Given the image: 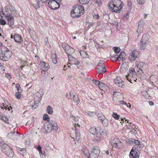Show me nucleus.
Segmentation results:
<instances>
[{"mask_svg":"<svg viewBox=\"0 0 158 158\" xmlns=\"http://www.w3.org/2000/svg\"><path fill=\"white\" fill-rule=\"evenodd\" d=\"M131 75H126L125 76V78L126 79H127V80H128L129 81H130V80H131Z\"/></svg>","mask_w":158,"mask_h":158,"instance_id":"nucleus-53","label":"nucleus"},{"mask_svg":"<svg viewBox=\"0 0 158 158\" xmlns=\"http://www.w3.org/2000/svg\"><path fill=\"white\" fill-rule=\"evenodd\" d=\"M111 60L113 61H115L117 60H118L117 57V55H115L114 56H111Z\"/></svg>","mask_w":158,"mask_h":158,"instance_id":"nucleus-44","label":"nucleus"},{"mask_svg":"<svg viewBox=\"0 0 158 158\" xmlns=\"http://www.w3.org/2000/svg\"><path fill=\"white\" fill-rule=\"evenodd\" d=\"M49 7L52 9L55 10L60 6L59 3L56 0L49 1L48 2Z\"/></svg>","mask_w":158,"mask_h":158,"instance_id":"nucleus-9","label":"nucleus"},{"mask_svg":"<svg viewBox=\"0 0 158 158\" xmlns=\"http://www.w3.org/2000/svg\"><path fill=\"white\" fill-rule=\"evenodd\" d=\"M144 24V22L143 21H140L138 23V26L137 31H139V32H141L143 30V28Z\"/></svg>","mask_w":158,"mask_h":158,"instance_id":"nucleus-18","label":"nucleus"},{"mask_svg":"<svg viewBox=\"0 0 158 158\" xmlns=\"http://www.w3.org/2000/svg\"><path fill=\"white\" fill-rule=\"evenodd\" d=\"M134 144H135V146L139 148H142L143 147V145L142 143V142L138 140L135 139Z\"/></svg>","mask_w":158,"mask_h":158,"instance_id":"nucleus-22","label":"nucleus"},{"mask_svg":"<svg viewBox=\"0 0 158 158\" xmlns=\"http://www.w3.org/2000/svg\"><path fill=\"white\" fill-rule=\"evenodd\" d=\"M83 151L84 154L86 157H88V158H89V155H90V153H89L88 150H85L84 151L83 150ZM90 158H91V157H90Z\"/></svg>","mask_w":158,"mask_h":158,"instance_id":"nucleus-40","label":"nucleus"},{"mask_svg":"<svg viewBox=\"0 0 158 158\" xmlns=\"http://www.w3.org/2000/svg\"><path fill=\"white\" fill-rule=\"evenodd\" d=\"M84 12V8L79 4L75 5L71 13V16L73 18L80 17Z\"/></svg>","mask_w":158,"mask_h":158,"instance_id":"nucleus-1","label":"nucleus"},{"mask_svg":"<svg viewBox=\"0 0 158 158\" xmlns=\"http://www.w3.org/2000/svg\"><path fill=\"white\" fill-rule=\"evenodd\" d=\"M21 92H18L15 93V95L16 98L18 99L20 98L21 97L20 93Z\"/></svg>","mask_w":158,"mask_h":158,"instance_id":"nucleus-47","label":"nucleus"},{"mask_svg":"<svg viewBox=\"0 0 158 158\" xmlns=\"http://www.w3.org/2000/svg\"><path fill=\"white\" fill-rule=\"evenodd\" d=\"M10 147L7 144H4L2 145V150L4 152L5 150H6L9 149L10 148Z\"/></svg>","mask_w":158,"mask_h":158,"instance_id":"nucleus-34","label":"nucleus"},{"mask_svg":"<svg viewBox=\"0 0 158 158\" xmlns=\"http://www.w3.org/2000/svg\"><path fill=\"white\" fill-rule=\"evenodd\" d=\"M97 72L99 74H103L106 71L105 65L100 61L96 67Z\"/></svg>","mask_w":158,"mask_h":158,"instance_id":"nucleus-5","label":"nucleus"},{"mask_svg":"<svg viewBox=\"0 0 158 158\" xmlns=\"http://www.w3.org/2000/svg\"><path fill=\"white\" fill-rule=\"evenodd\" d=\"M5 16L6 17V19L7 20H10L14 19V17L10 13H6V14H5Z\"/></svg>","mask_w":158,"mask_h":158,"instance_id":"nucleus-24","label":"nucleus"},{"mask_svg":"<svg viewBox=\"0 0 158 158\" xmlns=\"http://www.w3.org/2000/svg\"><path fill=\"white\" fill-rule=\"evenodd\" d=\"M47 112L49 114H52L53 113V108L50 106H48L47 107Z\"/></svg>","mask_w":158,"mask_h":158,"instance_id":"nucleus-28","label":"nucleus"},{"mask_svg":"<svg viewBox=\"0 0 158 158\" xmlns=\"http://www.w3.org/2000/svg\"><path fill=\"white\" fill-rule=\"evenodd\" d=\"M20 151L21 152L20 153L22 155H24L26 154V151L25 148H23V149L20 150Z\"/></svg>","mask_w":158,"mask_h":158,"instance_id":"nucleus-52","label":"nucleus"},{"mask_svg":"<svg viewBox=\"0 0 158 158\" xmlns=\"http://www.w3.org/2000/svg\"><path fill=\"white\" fill-rule=\"evenodd\" d=\"M47 1L48 0H34L32 4L35 8L37 9L43 5V3L47 2Z\"/></svg>","mask_w":158,"mask_h":158,"instance_id":"nucleus-6","label":"nucleus"},{"mask_svg":"<svg viewBox=\"0 0 158 158\" xmlns=\"http://www.w3.org/2000/svg\"><path fill=\"white\" fill-rule=\"evenodd\" d=\"M5 154L7 156L10 157H11L14 156V152L10 148L9 149L6 150H5L4 152Z\"/></svg>","mask_w":158,"mask_h":158,"instance_id":"nucleus-20","label":"nucleus"},{"mask_svg":"<svg viewBox=\"0 0 158 158\" xmlns=\"http://www.w3.org/2000/svg\"><path fill=\"white\" fill-rule=\"evenodd\" d=\"M131 54L133 55L135 58H136L139 54L138 51L134 50L131 52Z\"/></svg>","mask_w":158,"mask_h":158,"instance_id":"nucleus-30","label":"nucleus"},{"mask_svg":"<svg viewBox=\"0 0 158 158\" xmlns=\"http://www.w3.org/2000/svg\"><path fill=\"white\" fill-rule=\"evenodd\" d=\"M90 0H79V2L82 4H87Z\"/></svg>","mask_w":158,"mask_h":158,"instance_id":"nucleus-38","label":"nucleus"},{"mask_svg":"<svg viewBox=\"0 0 158 158\" xmlns=\"http://www.w3.org/2000/svg\"><path fill=\"white\" fill-rule=\"evenodd\" d=\"M108 9H110V10L111 11H112L113 12H117L118 11L120 10V8L118 6H108Z\"/></svg>","mask_w":158,"mask_h":158,"instance_id":"nucleus-19","label":"nucleus"},{"mask_svg":"<svg viewBox=\"0 0 158 158\" xmlns=\"http://www.w3.org/2000/svg\"><path fill=\"white\" fill-rule=\"evenodd\" d=\"M120 78L118 77H117L114 79V82L116 85L119 86V87H122L123 85V82L122 80H120Z\"/></svg>","mask_w":158,"mask_h":158,"instance_id":"nucleus-13","label":"nucleus"},{"mask_svg":"<svg viewBox=\"0 0 158 158\" xmlns=\"http://www.w3.org/2000/svg\"><path fill=\"white\" fill-rule=\"evenodd\" d=\"M113 49L115 53H118L120 51V49L119 47H114Z\"/></svg>","mask_w":158,"mask_h":158,"instance_id":"nucleus-42","label":"nucleus"},{"mask_svg":"<svg viewBox=\"0 0 158 158\" xmlns=\"http://www.w3.org/2000/svg\"><path fill=\"white\" fill-rule=\"evenodd\" d=\"M69 61V62H71L74 59V57H73L71 55H68Z\"/></svg>","mask_w":158,"mask_h":158,"instance_id":"nucleus-56","label":"nucleus"},{"mask_svg":"<svg viewBox=\"0 0 158 158\" xmlns=\"http://www.w3.org/2000/svg\"><path fill=\"white\" fill-rule=\"evenodd\" d=\"M105 85L104 83H103L102 82H100L99 84V85L98 86V87L100 88L101 87H102L104 86Z\"/></svg>","mask_w":158,"mask_h":158,"instance_id":"nucleus-60","label":"nucleus"},{"mask_svg":"<svg viewBox=\"0 0 158 158\" xmlns=\"http://www.w3.org/2000/svg\"><path fill=\"white\" fill-rule=\"evenodd\" d=\"M121 143L119 139L118 138L114 139L113 141L111 143V145L115 148H118V144Z\"/></svg>","mask_w":158,"mask_h":158,"instance_id":"nucleus-17","label":"nucleus"},{"mask_svg":"<svg viewBox=\"0 0 158 158\" xmlns=\"http://www.w3.org/2000/svg\"><path fill=\"white\" fill-rule=\"evenodd\" d=\"M41 69L43 72L47 71L49 68V64L47 63L44 62H41L39 64Z\"/></svg>","mask_w":158,"mask_h":158,"instance_id":"nucleus-11","label":"nucleus"},{"mask_svg":"<svg viewBox=\"0 0 158 158\" xmlns=\"http://www.w3.org/2000/svg\"><path fill=\"white\" fill-rule=\"evenodd\" d=\"M5 53L2 54L1 56L0 55V59L4 61H7L8 59L7 58V57L5 56Z\"/></svg>","mask_w":158,"mask_h":158,"instance_id":"nucleus-33","label":"nucleus"},{"mask_svg":"<svg viewBox=\"0 0 158 158\" xmlns=\"http://www.w3.org/2000/svg\"><path fill=\"white\" fill-rule=\"evenodd\" d=\"M44 43L45 45L48 47L50 46V45L48 42V38H46L44 39Z\"/></svg>","mask_w":158,"mask_h":158,"instance_id":"nucleus-49","label":"nucleus"},{"mask_svg":"<svg viewBox=\"0 0 158 158\" xmlns=\"http://www.w3.org/2000/svg\"><path fill=\"white\" fill-rule=\"evenodd\" d=\"M120 94V93L118 92H114L113 94L114 97H116L119 95Z\"/></svg>","mask_w":158,"mask_h":158,"instance_id":"nucleus-57","label":"nucleus"},{"mask_svg":"<svg viewBox=\"0 0 158 158\" xmlns=\"http://www.w3.org/2000/svg\"><path fill=\"white\" fill-rule=\"evenodd\" d=\"M7 135L10 139L15 140L22 139L23 137V135L19 134L18 132L10 133L8 134Z\"/></svg>","mask_w":158,"mask_h":158,"instance_id":"nucleus-4","label":"nucleus"},{"mask_svg":"<svg viewBox=\"0 0 158 158\" xmlns=\"http://www.w3.org/2000/svg\"><path fill=\"white\" fill-rule=\"evenodd\" d=\"M40 156H41V157H43V158H44L45 157V155L43 153L42 150H41V151H39Z\"/></svg>","mask_w":158,"mask_h":158,"instance_id":"nucleus-63","label":"nucleus"},{"mask_svg":"<svg viewBox=\"0 0 158 158\" xmlns=\"http://www.w3.org/2000/svg\"><path fill=\"white\" fill-rule=\"evenodd\" d=\"M65 52L68 55H71L75 51L74 49L68 45H66L64 47V49Z\"/></svg>","mask_w":158,"mask_h":158,"instance_id":"nucleus-12","label":"nucleus"},{"mask_svg":"<svg viewBox=\"0 0 158 158\" xmlns=\"http://www.w3.org/2000/svg\"><path fill=\"white\" fill-rule=\"evenodd\" d=\"M128 66L126 62H123L121 65L120 72L122 73H125L128 71Z\"/></svg>","mask_w":158,"mask_h":158,"instance_id":"nucleus-14","label":"nucleus"},{"mask_svg":"<svg viewBox=\"0 0 158 158\" xmlns=\"http://www.w3.org/2000/svg\"><path fill=\"white\" fill-rule=\"evenodd\" d=\"M129 60L131 61H135V59H136V58H135L134 56H133V55H131V54L128 57Z\"/></svg>","mask_w":158,"mask_h":158,"instance_id":"nucleus-43","label":"nucleus"},{"mask_svg":"<svg viewBox=\"0 0 158 158\" xmlns=\"http://www.w3.org/2000/svg\"><path fill=\"white\" fill-rule=\"evenodd\" d=\"M130 158H139V156L136 151H135L132 149L129 154Z\"/></svg>","mask_w":158,"mask_h":158,"instance_id":"nucleus-16","label":"nucleus"},{"mask_svg":"<svg viewBox=\"0 0 158 158\" xmlns=\"http://www.w3.org/2000/svg\"><path fill=\"white\" fill-rule=\"evenodd\" d=\"M97 116L98 117V119L100 120H103V119H105V117L103 115L101 112H100L98 113V114L97 115Z\"/></svg>","mask_w":158,"mask_h":158,"instance_id":"nucleus-27","label":"nucleus"},{"mask_svg":"<svg viewBox=\"0 0 158 158\" xmlns=\"http://www.w3.org/2000/svg\"><path fill=\"white\" fill-rule=\"evenodd\" d=\"M135 140V139H134L132 138L129 139H128V143L130 144H133L134 143Z\"/></svg>","mask_w":158,"mask_h":158,"instance_id":"nucleus-51","label":"nucleus"},{"mask_svg":"<svg viewBox=\"0 0 158 158\" xmlns=\"http://www.w3.org/2000/svg\"><path fill=\"white\" fill-rule=\"evenodd\" d=\"M9 10L10 11H13L14 10H15V7L11 5H10V4H9Z\"/></svg>","mask_w":158,"mask_h":158,"instance_id":"nucleus-55","label":"nucleus"},{"mask_svg":"<svg viewBox=\"0 0 158 158\" xmlns=\"http://www.w3.org/2000/svg\"><path fill=\"white\" fill-rule=\"evenodd\" d=\"M70 117L71 118L73 119L74 120L76 121H77L79 119V118L78 117H75L73 116L72 115H71L70 116Z\"/></svg>","mask_w":158,"mask_h":158,"instance_id":"nucleus-54","label":"nucleus"},{"mask_svg":"<svg viewBox=\"0 0 158 158\" xmlns=\"http://www.w3.org/2000/svg\"><path fill=\"white\" fill-rule=\"evenodd\" d=\"M2 120H3L4 122L6 123H8L9 121L7 118L5 116H2L1 118Z\"/></svg>","mask_w":158,"mask_h":158,"instance_id":"nucleus-39","label":"nucleus"},{"mask_svg":"<svg viewBox=\"0 0 158 158\" xmlns=\"http://www.w3.org/2000/svg\"><path fill=\"white\" fill-rule=\"evenodd\" d=\"M73 101L75 102L76 103H77L78 102L79 99L78 97V96L76 94H73Z\"/></svg>","mask_w":158,"mask_h":158,"instance_id":"nucleus-37","label":"nucleus"},{"mask_svg":"<svg viewBox=\"0 0 158 158\" xmlns=\"http://www.w3.org/2000/svg\"><path fill=\"white\" fill-rule=\"evenodd\" d=\"M89 131L93 135L96 134L97 137L99 138H105L106 136V131H104L103 130L99 127H93L89 129Z\"/></svg>","mask_w":158,"mask_h":158,"instance_id":"nucleus-2","label":"nucleus"},{"mask_svg":"<svg viewBox=\"0 0 158 158\" xmlns=\"http://www.w3.org/2000/svg\"><path fill=\"white\" fill-rule=\"evenodd\" d=\"M89 158H97L99 154L100 151L98 147H96L92 149Z\"/></svg>","mask_w":158,"mask_h":158,"instance_id":"nucleus-10","label":"nucleus"},{"mask_svg":"<svg viewBox=\"0 0 158 158\" xmlns=\"http://www.w3.org/2000/svg\"><path fill=\"white\" fill-rule=\"evenodd\" d=\"M8 21V23L10 27H11L14 24L15 19L10 20H7Z\"/></svg>","mask_w":158,"mask_h":158,"instance_id":"nucleus-36","label":"nucleus"},{"mask_svg":"<svg viewBox=\"0 0 158 158\" xmlns=\"http://www.w3.org/2000/svg\"><path fill=\"white\" fill-rule=\"evenodd\" d=\"M148 40L147 35H143L140 41L141 43L140 49L141 50H144L145 49L146 43Z\"/></svg>","mask_w":158,"mask_h":158,"instance_id":"nucleus-8","label":"nucleus"},{"mask_svg":"<svg viewBox=\"0 0 158 158\" xmlns=\"http://www.w3.org/2000/svg\"><path fill=\"white\" fill-rule=\"evenodd\" d=\"M45 72L43 73V72L42 71L41 75L44 77H46L48 76V73H47L45 72Z\"/></svg>","mask_w":158,"mask_h":158,"instance_id":"nucleus-62","label":"nucleus"},{"mask_svg":"<svg viewBox=\"0 0 158 158\" xmlns=\"http://www.w3.org/2000/svg\"><path fill=\"white\" fill-rule=\"evenodd\" d=\"M123 2L120 0H113L112 2H110L108 5V6H114L115 5L116 6H118L120 8V9L122 8L123 6Z\"/></svg>","mask_w":158,"mask_h":158,"instance_id":"nucleus-7","label":"nucleus"},{"mask_svg":"<svg viewBox=\"0 0 158 158\" xmlns=\"http://www.w3.org/2000/svg\"><path fill=\"white\" fill-rule=\"evenodd\" d=\"M93 17L94 19H98L99 18L100 16L98 14L95 15Z\"/></svg>","mask_w":158,"mask_h":158,"instance_id":"nucleus-64","label":"nucleus"},{"mask_svg":"<svg viewBox=\"0 0 158 158\" xmlns=\"http://www.w3.org/2000/svg\"><path fill=\"white\" fill-rule=\"evenodd\" d=\"M0 23L1 24L4 25L6 24V21L4 19H0Z\"/></svg>","mask_w":158,"mask_h":158,"instance_id":"nucleus-59","label":"nucleus"},{"mask_svg":"<svg viewBox=\"0 0 158 158\" xmlns=\"http://www.w3.org/2000/svg\"><path fill=\"white\" fill-rule=\"evenodd\" d=\"M94 83L96 85H98V86L99 85V84L100 82L98 81L93 80Z\"/></svg>","mask_w":158,"mask_h":158,"instance_id":"nucleus-58","label":"nucleus"},{"mask_svg":"<svg viewBox=\"0 0 158 158\" xmlns=\"http://www.w3.org/2000/svg\"><path fill=\"white\" fill-rule=\"evenodd\" d=\"M136 64L137 66V68L139 69L141 71H142L143 66L145 65V64L143 62H136Z\"/></svg>","mask_w":158,"mask_h":158,"instance_id":"nucleus-23","label":"nucleus"},{"mask_svg":"<svg viewBox=\"0 0 158 158\" xmlns=\"http://www.w3.org/2000/svg\"><path fill=\"white\" fill-rule=\"evenodd\" d=\"M15 87L18 92H22V90L21 89V88L19 84H16L15 85Z\"/></svg>","mask_w":158,"mask_h":158,"instance_id":"nucleus-46","label":"nucleus"},{"mask_svg":"<svg viewBox=\"0 0 158 158\" xmlns=\"http://www.w3.org/2000/svg\"><path fill=\"white\" fill-rule=\"evenodd\" d=\"M48 123L49 124L47 125L45 128L48 132H50L52 130L56 131L57 130V125L54 121L52 120L49 121Z\"/></svg>","mask_w":158,"mask_h":158,"instance_id":"nucleus-3","label":"nucleus"},{"mask_svg":"<svg viewBox=\"0 0 158 158\" xmlns=\"http://www.w3.org/2000/svg\"><path fill=\"white\" fill-rule=\"evenodd\" d=\"M4 53L5 55V56H6V57H7L8 59L10 58L12 54L11 52L9 51V50H6Z\"/></svg>","mask_w":158,"mask_h":158,"instance_id":"nucleus-32","label":"nucleus"},{"mask_svg":"<svg viewBox=\"0 0 158 158\" xmlns=\"http://www.w3.org/2000/svg\"><path fill=\"white\" fill-rule=\"evenodd\" d=\"M39 103L36 102H35L34 105L31 106V107L33 109H34L36 108L38 106Z\"/></svg>","mask_w":158,"mask_h":158,"instance_id":"nucleus-48","label":"nucleus"},{"mask_svg":"<svg viewBox=\"0 0 158 158\" xmlns=\"http://www.w3.org/2000/svg\"><path fill=\"white\" fill-rule=\"evenodd\" d=\"M13 38L16 42L21 43L23 42L21 36L18 34H15L14 35Z\"/></svg>","mask_w":158,"mask_h":158,"instance_id":"nucleus-15","label":"nucleus"},{"mask_svg":"<svg viewBox=\"0 0 158 158\" xmlns=\"http://www.w3.org/2000/svg\"><path fill=\"white\" fill-rule=\"evenodd\" d=\"M137 1L139 5H143L145 3L146 0H137Z\"/></svg>","mask_w":158,"mask_h":158,"instance_id":"nucleus-50","label":"nucleus"},{"mask_svg":"<svg viewBox=\"0 0 158 158\" xmlns=\"http://www.w3.org/2000/svg\"><path fill=\"white\" fill-rule=\"evenodd\" d=\"M43 119L44 120H46L47 121H48V122H49V121H50L49 120V116L48 114H44L43 116Z\"/></svg>","mask_w":158,"mask_h":158,"instance_id":"nucleus-41","label":"nucleus"},{"mask_svg":"<svg viewBox=\"0 0 158 158\" xmlns=\"http://www.w3.org/2000/svg\"><path fill=\"white\" fill-rule=\"evenodd\" d=\"M44 93L43 90L40 89L37 93V96L38 98L42 97Z\"/></svg>","mask_w":158,"mask_h":158,"instance_id":"nucleus-29","label":"nucleus"},{"mask_svg":"<svg viewBox=\"0 0 158 158\" xmlns=\"http://www.w3.org/2000/svg\"><path fill=\"white\" fill-rule=\"evenodd\" d=\"M112 116L116 120H118L119 118V116L116 113H113L112 114Z\"/></svg>","mask_w":158,"mask_h":158,"instance_id":"nucleus-45","label":"nucleus"},{"mask_svg":"<svg viewBox=\"0 0 158 158\" xmlns=\"http://www.w3.org/2000/svg\"><path fill=\"white\" fill-rule=\"evenodd\" d=\"M51 58L53 63L54 64H56L57 63L56 55L55 54H52L51 55Z\"/></svg>","mask_w":158,"mask_h":158,"instance_id":"nucleus-26","label":"nucleus"},{"mask_svg":"<svg viewBox=\"0 0 158 158\" xmlns=\"http://www.w3.org/2000/svg\"><path fill=\"white\" fill-rule=\"evenodd\" d=\"M75 139L77 141H79L80 139V134L79 133V130L78 129H76L75 131Z\"/></svg>","mask_w":158,"mask_h":158,"instance_id":"nucleus-21","label":"nucleus"},{"mask_svg":"<svg viewBox=\"0 0 158 158\" xmlns=\"http://www.w3.org/2000/svg\"><path fill=\"white\" fill-rule=\"evenodd\" d=\"M102 123L104 127H106L107 126L108 124V120L106 118V117L105 118V119L103 120H101Z\"/></svg>","mask_w":158,"mask_h":158,"instance_id":"nucleus-31","label":"nucleus"},{"mask_svg":"<svg viewBox=\"0 0 158 158\" xmlns=\"http://www.w3.org/2000/svg\"><path fill=\"white\" fill-rule=\"evenodd\" d=\"M125 54V53L124 52H121L119 56L117 55V57L118 60L120 59L121 60H123V56Z\"/></svg>","mask_w":158,"mask_h":158,"instance_id":"nucleus-35","label":"nucleus"},{"mask_svg":"<svg viewBox=\"0 0 158 158\" xmlns=\"http://www.w3.org/2000/svg\"><path fill=\"white\" fill-rule=\"evenodd\" d=\"M74 64L76 65H79V64H80V62L77 60L76 59L75 60V61L73 62V64Z\"/></svg>","mask_w":158,"mask_h":158,"instance_id":"nucleus-61","label":"nucleus"},{"mask_svg":"<svg viewBox=\"0 0 158 158\" xmlns=\"http://www.w3.org/2000/svg\"><path fill=\"white\" fill-rule=\"evenodd\" d=\"M81 56L84 58H88L89 56L86 52L81 50L80 52Z\"/></svg>","mask_w":158,"mask_h":158,"instance_id":"nucleus-25","label":"nucleus"}]
</instances>
